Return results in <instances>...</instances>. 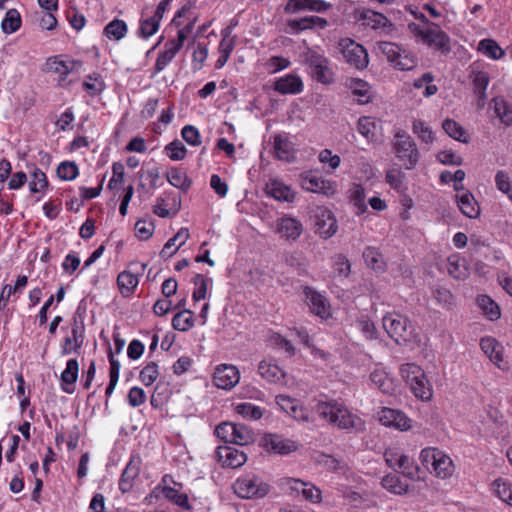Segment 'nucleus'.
Listing matches in <instances>:
<instances>
[{"instance_id": "f257e3e1", "label": "nucleus", "mask_w": 512, "mask_h": 512, "mask_svg": "<svg viewBox=\"0 0 512 512\" xmlns=\"http://www.w3.org/2000/svg\"><path fill=\"white\" fill-rule=\"evenodd\" d=\"M315 411L322 420L338 429L349 433L365 430V422L336 400L318 402Z\"/></svg>"}, {"instance_id": "f03ea898", "label": "nucleus", "mask_w": 512, "mask_h": 512, "mask_svg": "<svg viewBox=\"0 0 512 512\" xmlns=\"http://www.w3.org/2000/svg\"><path fill=\"white\" fill-rule=\"evenodd\" d=\"M383 328L398 345H404L414 338V329L408 317L392 312L383 317Z\"/></svg>"}, {"instance_id": "7ed1b4c3", "label": "nucleus", "mask_w": 512, "mask_h": 512, "mask_svg": "<svg viewBox=\"0 0 512 512\" xmlns=\"http://www.w3.org/2000/svg\"><path fill=\"white\" fill-rule=\"evenodd\" d=\"M400 372L415 397L424 401L431 399L432 388L420 366L407 363L401 366Z\"/></svg>"}, {"instance_id": "20e7f679", "label": "nucleus", "mask_w": 512, "mask_h": 512, "mask_svg": "<svg viewBox=\"0 0 512 512\" xmlns=\"http://www.w3.org/2000/svg\"><path fill=\"white\" fill-rule=\"evenodd\" d=\"M233 490L240 498L259 499L269 493L270 485L257 475L247 474L234 482Z\"/></svg>"}, {"instance_id": "39448f33", "label": "nucleus", "mask_w": 512, "mask_h": 512, "mask_svg": "<svg viewBox=\"0 0 512 512\" xmlns=\"http://www.w3.org/2000/svg\"><path fill=\"white\" fill-rule=\"evenodd\" d=\"M395 138L394 150L396 157L407 170L413 169L420 158L415 141L404 130L400 129L395 133Z\"/></svg>"}, {"instance_id": "423d86ee", "label": "nucleus", "mask_w": 512, "mask_h": 512, "mask_svg": "<svg viewBox=\"0 0 512 512\" xmlns=\"http://www.w3.org/2000/svg\"><path fill=\"white\" fill-rule=\"evenodd\" d=\"M377 49L397 69L410 70L415 66L414 57L396 43L380 41L377 43Z\"/></svg>"}, {"instance_id": "0eeeda50", "label": "nucleus", "mask_w": 512, "mask_h": 512, "mask_svg": "<svg viewBox=\"0 0 512 512\" xmlns=\"http://www.w3.org/2000/svg\"><path fill=\"white\" fill-rule=\"evenodd\" d=\"M338 45L347 63L357 69H364L367 67L369 63L368 53L362 45L356 43L350 38L341 39Z\"/></svg>"}, {"instance_id": "6e6552de", "label": "nucleus", "mask_w": 512, "mask_h": 512, "mask_svg": "<svg viewBox=\"0 0 512 512\" xmlns=\"http://www.w3.org/2000/svg\"><path fill=\"white\" fill-rule=\"evenodd\" d=\"M309 73L316 81L329 84L333 81V73L329 68L328 59L315 51H309L305 57Z\"/></svg>"}, {"instance_id": "1a4fd4ad", "label": "nucleus", "mask_w": 512, "mask_h": 512, "mask_svg": "<svg viewBox=\"0 0 512 512\" xmlns=\"http://www.w3.org/2000/svg\"><path fill=\"white\" fill-rule=\"evenodd\" d=\"M125 177V167L121 163H114L112 166V177L108 183V189L113 192L114 197L119 194L122 198L120 204V214L125 216L128 207V189L123 187Z\"/></svg>"}, {"instance_id": "9d476101", "label": "nucleus", "mask_w": 512, "mask_h": 512, "mask_svg": "<svg viewBox=\"0 0 512 512\" xmlns=\"http://www.w3.org/2000/svg\"><path fill=\"white\" fill-rule=\"evenodd\" d=\"M261 446L268 452L287 455L298 449V444L279 434L268 433L261 439Z\"/></svg>"}, {"instance_id": "9b49d317", "label": "nucleus", "mask_w": 512, "mask_h": 512, "mask_svg": "<svg viewBox=\"0 0 512 512\" xmlns=\"http://www.w3.org/2000/svg\"><path fill=\"white\" fill-rule=\"evenodd\" d=\"M418 35L424 43L440 50L442 53H448L451 50L449 36L438 25H433V27L425 30H419Z\"/></svg>"}, {"instance_id": "f8f14e48", "label": "nucleus", "mask_w": 512, "mask_h": 512, "mask_svg": "<svg viewBox=\"0 0 512 512\" xmlns=\"http://www.w3.org/2000/svg\"><path fill=\"white\" fill-rule=\"evenodd\" d=\"M186 39V33L184 30H179L177 38L166 42L164 50L158 54L155 63V71H162L175 57Z\"/></svg>"}, {"instance_id": "ddd939ff", "label": "nucleus", "mask_w": 512, "mask_h": 512, "mask_svg": "<svg viewBox=\"0 0 512 512\" xmlns=\"http://www.w3.org/2000/svg\"><path fill=\"white\" fill-rule=\"evenodd\" d=\"M314 227L315 233L325 239L332 237L338 229L334 214L326 208L317 209Z\"/></svg>"}, {"instance_id": "4468645a", "label": "nucleus", "mask_w": 512, "mask_h": 512, "mask_svg": "<svg viewBox=\"0 0 512 512\" xmlns=\"http://www.w3.org/2000/svg\"><path fill=\"white\" fill-rule=\"evenodd\" d=\"M84 331V323L74 317L71 323V335L64 339V343L61 347L62 355H69L72 352H79V349L82 347L84 342Z\"/></svg>"}, {"instance_id": "2eb2a0df", "label": "nucleus", "mask_w": 512, "mask_h": 512, "mask_svg": "<svg viewBox=\"0 0 512 512\" xmlns=\"http://www.w3.org/2000/svg\"><path fill=\"white\" fill-rule=\"evenodd\" d=\"M302 187L313 193H321L326 196L336 192L335 183L325 180L313 172H306L302 175Z\"/></svg>"}, {"instance_id": "dca6fc26", "label": "nucleus", "mask_w": 512, "mask_h": 512, "mask_svg": "<svg viewBox=\"0 0 512 512\" xmlns=\"http://www.w3.org/2000/svg\"><path fill=\"white\" fill-rule=\"evenodd\" d=\"M213 380L218 388L230 390L238 384L240 374L236 366L222 364L216 368Z\"/></svg>"}, {"instance_id": "f3484780", "label": "nucleus", "mask_w": 512, "mask_h": 512, "mask_svg": "<svg viewBox=\"0 0 512 512\" xmlns=\"http://www.w3.org/2000/svg\"><path fill=\"white\" fill-rule=\"evenodd\" d=\"M125 345V340L121 339L118 334H114V349L109 348L108 358L110 362V381L106 388V395L110 396L118 382L120 363L114 358V353H120Z\"/></svg>"}, {"instance_id": "a211bd4d", "label": "nucleus", "mask_w": 512, "mask_h": 512, "mask_svg": "<svg viewBox=\"0 0 512 512\" xmlns=\"http://www.w3.org/2000/svg\"><path fill=\"white\" fill-rule=\"evenodd\" d=\"M216 453L224 467L238 468L247 461L246 454L235 447L219 446Z\"/></svg>"}, {"instance_id": "6ab92c4d", "label": "nucleus", "mask_w": 512, "mask_h": 512, "mask_svg": "<svg viewBox=\"0 0 512 512\" xmlns=\"http://www.w3.org/2000/svg\"><path fill=\"white\" fill-rule=\"evenodd\" d=\"M331 7V3L324 0H288L284 11L286 13H295L300 10H310L321 13L329 10Z\"/></svg>"}, {"instance_id": "aec40b11", "label": "nucleus", "mask_w": 512, "mask_h": 512, "mask_svg": "<svg viewBox=\"0 0 512 512\" xmlns=\"http://www.w3.org/2000/svg\"><path fill=\"white\" fill-rule=\"evenodd\" d=\"M379 420L385 426L395 427L402 431L411 427L410 419L402 411L391 408H383Z\"/></svg>"}, {"instance_id": "412c9836", "label": "nucleus", "mask_w": 512, "mask_h": 512, "mask_svg": "<svg viewBox=\"0 0 512 512\" xmlns=\"http://www.w3.org/2000/svg\"><path fill=\"white\" fill-rule=\"evenodd\" d=\"M277 232L280 234L282 238H285L286 240L295 241L302 234L303 225L296 218L282 217L278 221Z\"/></svg>"}, {"instance_id": "4be33fe9", "label": "nucleus", "mask_w": 512, "mask_h": 512, "mask_svg": "<svg viewBox=\"0 0 512 512\" xmlns=\"http://www.w3.org/2000/svg\"><path fill=\"white\" fill-rule=\"evenodd\" d=\"M327 25L328 21L319 16H306L300 19H290L287 21L288 28H290L292 33L296 34L307 29H324Z\"/></svg>"}, {"instance_id": "5701e85b", "label": "nucleus", "mask_w": 512, "mask_h": 512, "mask_svg": "<svg viewBox=\"0 0 512 512\" xmlns=\"http://www.w3.org/2000/svg\"><path fill=\"white\" fill-rule=\"evenodd\" d=\"M304 291L311 311L321 318H327L330 311L325 297L311 287H306Z\"/></svg>"}, {"instance_id": "b1692460", "label": "nucleus", "mask_w": 512, "mask_h": 512, "mask_svg": "<svg viewBox=\"0 0 512 512\" xmlns=\"http://www.w3.org/2000/svg\"><path fill=\"white\" fill-rule=\"evenodd\" d=\"M79 372V364L76 359H69L66 364V368L61 373L60 381H61V389L68 393L72 394L75 391V383L78 378Z\"/></svg>"}, {"instance_id": "393cba45", "label": "nucleus", "mask_w": 512, "mask_h": 512, "mask_svg": "<svg viewBox=\"0 0 512 512\" xmlns=\"http://www.w3.org/2000/svg\"><path fill=\"white\" fill-rule=\"evenodd\" d=\"M158 179L159 173L156 169L147 171L141 170L138 173L137 191L142 198H147L150 196L156 187Z\"/></svg>"}, {"instance_id": "a878e982", "label": "nucleus", "mask_w": 512, "mask_h": 512, "mask_svg": "<svg viewBox=\"0 0 512 512\" xmlns=\"http://www.w3.org/2000/svg\"><path fill=\"white\" fill-rule=\"evenodd\" d=\"M274 89L280 94H297L303 89V83L300 77L288 74L279 78L274 85Z\"/></svg>"}, {"instance_id": "bb28decb", "label": "nucleus", "mask_w": 512, "mask_h": 512, "mask_svg": "<svg viewBox=\"0 0 512 512\" xmlns=\"http://www.w3.org/2000/svg\"><path fill=\"white\" fill-rule=\"evenodd\" d=\"M456 202L460 211L469 218H477L480 215V207L471 192H465L461 196L456 195Z\"/></svg>"}, {"instance_id": "cd10ccee", "label": "nucleus", "mask_w": 512, "mask_h": 512, "mask_svg": "<svg viewBox=\"0 0 512 512\" xmlns=\"http://www.w3.org/2000/svg\"><path fill=\"white\" fill-rule=\"evenodd\" d=\"M190 234L187 228H181L173 237H171L164 245L160 252L162 258L172 257L179 248L188 240Z\"/></svg>"}, {"instance_id": "c85d7f7f", "label": "nucleus", "mask_w": 512, "mask_h": 512, "mask_svg": "<svg viewBox=\"0 0 512 512\" xmlns=\"http://www.w3.org/2000/svg\"><path fill=\"white\" fill-rule=\"evenodd\" d=\"M473 84V91L478 97V102L482 106L486 101V89L490 81L489 74L485 71L473 70L470 74Z\"/></svg>"}, {"instance_id": "c756f323", "label": "nucleus", "mask_w": 512, "mask_h": 512, "mask_svg": "<svg viewBox=\"0 0 512 512\" xmlns=\"http://www.w3.org/2000/svg\"><path fill=\"white\" fill-rule=\"evenodd\" d=\"M258 372L262 378L273 383H278L285 377V372L272 360H262Z\"/></svg>"}, {"instance_id": "7c9ffc66", "label": "nucleus", "mask_w": 512, "mask_h": 512, "mask_svg": "<svg viewBox=\"0 0 512 512\" xmlns=\"http://www.w3.org/2000/svg\"><path fill=\"white\" fill-rule=\"evenodd\" d=\"M274 150L276 157L280 160L289 162L294 158L293 144L286 134H276L274 136Z\"/></svg>"}, {"instance_id": "2f4dec72", "label": "nucleus", "mask_w": 512, "mask_h": 512, "mask_svg": "<svg viewBox=\"0 0 512 512\" xmlns=\"http://www.w3.org/2000/svg\"><path fill=\"white\" fill-rule=\"evenodd\" d=\"M480 347L495 365L502 368L501 362H503V355L501 352V346L494 338H482L480 341Z\"/></svg>"}, {"instance_id": "473e14b6", "label": "nucleus", "mask_w": 512, "mask_h": 512, "mask_svg": "<svg viewBox=\"0 0 512 512\" xmlns=\"http://www.w3.org/2000/svg\"><path fill=\"white\" fill-rule=\"evenodd\" d=\"M364 24L373 29H383L389 33L393 30V24L386 16L375 11H367L363 14Z\"/></svg>"}, {"instance_id": "72a5a7b5", "label": "nucleus", "mask_w": 512, "mask_h": 512, "mask_svg": "<svg viewBox=\"0 0 512 512\" xmlns=\"http://www.w3.org/2000/svg\"><path fill=\"white\" fill-rule=\"evenodd\" d=\"M173 329L180 332H187L194 326V313L190 309L179 310L172 318Z\"/></svg>"}, {"instance_id": "f704fd0d", "label": "nucleus", "mask_w": 512, "mask_h": 512, "mask_svg": "<svg viewBox=\"0 0 512 512\" xmlns=\"http://www.w3.org/2000/svg\"><path fill=\"white\" fill-rule=\"evenodd\" d=\"M363 258L366 265L378 272H383L386 264L382 254L375 247H366L363 251Z\"/></svg>"}, {"instance_id": "c9c22d12", "label": "nucleus", "mask_w": 512, "mask_h": 512, "mask_svg": "<svg viewBox=\"0 0 512 512\" xmlns=\"http://www.w3.org/2000/svg\"><path fill=\"white\" fill-rule=\"evenodd\" d=\"M442 128L449 135V137L460 141L462 143H468L470 138L467 131L458 122L453 119L447 118L442 123Z\"/></svg>"}, {"instance_id": "e433bc0d", "label": "nucleus", "mask_w": 512, "mask_h": 512, "mask_svg": "<svg viewBox=\"0 0 512 512\" xmlns=\"http://www.w3.org/2000/svg\"><path fill=\"white\" fill-rule=\"evenodd\" d=\"M371 382L383 393L392 394L394 391V384L392 379L383 370H374L370 374Z\"/></svg>"}, {"instance_id": "4c0bfd02", "label": "nucleus", "mask_w": 512, "mask_h": 512, "mask_svg": "<svg viewBox=\"0 0 512 512\" xmlns=\"http://www.w3.org/2000/svg\"><path fill=\"white\" fill-rule=\"evenodd\" d=\"M168 182L176 188H180L183 192L188 191V189L192 185V180L187 176V174L177 168H172L167 173Z\"/></svg>"}, {"instance_id": "58836bf2", "label": "nucleus", "mask_w": 512, "mask_h": 512, "mask_svg": "<svg viewBox=\"0 0 512 512\" xmlns=\"http://www.w3.org/2000/svg\"><path fill=\"white\" fill-rule=\"evenodd\" d=\"M268 193L279 201L290 202L294 199V194L290 187L277 180L270 183L268 186Z\"/></svg>"}, {"instance_id": "ea45409f", "label": "nucleus", "mask_w": 512, "mask_h": 512, "mask_svg": "<svg viewBox=\"0 0 512 512\" xmlns=\"http://www.w3.org/2000/svg\"><path fill=\"white\" fill-rule=\"evenodd\" d=\"M433 470L436 475L442 479L451 476L453 473L452 460L448 455L440 451L435 463L433 464Z\"/></svg>"}, {"instance_id": "a19ab883", "label": "nucleus", "mask_w": 512, "mask_h": 512, "mask_svg": "<svg viewBox=\"0 0 512 512\" xmlns=\"http://www.w3.org/2000/svg\"><path fill=\"white\" fill-rule=\"evenodd\" d=\"M22 24L20 13L16 9H9L1 23L2 31L5 34L16 32Z\"/></svg>"}, {"instance_id": "79ce46f5", "label": "nucleus", "mask_w": 512, "mask_h": 512, "mask_svg": "<svg viewBox=\"0 0 512 512\" xmlns=\"http://www.w3.org/2000/svg\"><path fill=\"white\" fill-rule=\"evenodd\" d=\"M155 224L152 217L139 219L134 225L135 236L142 241L148 240L154 233Z\"/></svg>"}, {"instance_id": "37998d69", "label": "nucleus", "mask_w": 512, "mask_h": 512, "mask_svg": "<svg viewBox=\"0 0 512 512\" xmlns=\"http://www.w3.org/2000/svg\"><path fill=\"white\" fill-rule=\"evenodd\" d=\"M127 32V25L123 20L114 19L104 28V35L114 41L122 39Z\"/></svg>"}, {"instance_id": "c03bdc74", "label": "nucleus", "mask_w": 512, "mask_h": 512, "mask_svg": "<svg viewBox=\"0 0 512 512\" xmlns=\"http://www.w3.org/2000/svg\"><path fill=\"white\" fill-rule=\"evenodd\" d=\"M478 306L490 320H497L501 316L500 308L489 296L481 295L477 298Z\"/></svg>"}, {"instance_id": "a18cd8bd", "label": "nucleus", "mask_w": 512, "mask_h": 512, "mask_svg": "<svg viewBox=\"0 0 512 512\" xmlns=\"http://www.w3.org/2000/svg\"><path fill=\"white\" fill-rule=\"evenodd\" d=\"M478 50L487 57L497 60L504 56L503 49L497 44L495 40L483 39L479 42Z\"/></svg>"}, {"instance_id": "49530a36", "label": "nucleus", "mask_w": 512, "mask_h": 512, "mask_svg": "<svg viewBox=\"0 0 512 512\" xmlns=\"http://www.w3.org/2000/svg\"><path fill=\"white\" fill-rule=\"evenodd\" d=\"M381 484L386 490L394 494H403L408 490V485L403 483L396 474H387L382 478Z\"/></svg>"}, {"instance_id": "de8ad7c7", "label": "nucleus", "mask_w": 512, "mask_h": 512, "mask_svg": "<svg viewBox=\"0 0 512 512\" xmlns=\"http://www.w3.org/2000/svg\"><path fill=\"white\" fill-rule=\"evenodd\" d=\"M493 491L503 502L512 506V484L508 481L498 478L493 482Z\"/></svg>"}, {"instance_id": "09e8293b", "label": "nucleus", "mask_w": 512, "mask_h": 512, "mask_svg": "<svg viewBox=\"0 0 512 512\" xmlns=\"http://www.w3.org/2000/svg\"><path fill=\"white\" fill-rule=\"evenodd\" d=\"M352 93L359 97L360 104H366L371 101L370 86L362 79H353L351 81Z\"/></svg>"}, {"instance_id": "8fccbe9b", "label": "nucleus", "mask_w": 512, "mask_h": 512, "mask_svg": "<svg viewBox=\"0 0 512 512\" xmlns=\"http://www.w3.org/2000/svg\"><path fill=\"white\" fill-rule=\"evenodd\" d=\"M494 111L500 121L506 126L512 124V107L503 99L494 98Z\"/></svg>"}, {"instance_id": "3c124183", "label": "nucleus", "mask_w": 512, "mask_h": 512, "mask_svg": "<svg viewBox=\"0 0 512 512\" xmlns=\"http://www.w3.org/2000/svg\"><path fill=\"white\" fill-rule=\"evenodd\" d=\"M32 179L29 182L31 193L43 192L49 185L46 174L39 168L35 167L31 174Z\"/></svg>"}, {"instance_id": "603ef678", "label": "nucleus", "mask_w": 512, "mask_h": 512, "mask_svg": "<svg viewBox=\"0 0 512 512\" xmlns=\"http://www.w3.org/2000/svg\"><path fill=\"white\" fill-rule=\"evenodd\" d=\"M235 411L245 419L258 420L263 416V410L252 403L243 402L235 407Z\"/></svg>"}, {"instance_id": "864d4df0", "label": "nucleus", "mask_w": 512, "mask_h": 512, "mask_svg": "<svg viewBox=\"0 0 512 512\" xmlns=\"http://www.w3.org/2000/svg\"><path fill=\"white\" fill-rule=\"evenodd\" d=\"M162 493L166 499L175 503L176 505L186 510L191 509V506L188 501V496L186 494L180 493L178 490L168 486H165L162 489Z\"/></svg>"}, {"instance_id": "5fc2aeb1", "label": "nucleus", "mask_w": 512, "mask_h": 512, "mask_svg": "<svg viewBox=\"0 0 512 512\" xmlns=\"http://www.w3.org/2000/svg\"><path fill=\"white\" fill-rule=\"evenodd\" d=\"M397 469L403 474V476L411 480L421 479V470L419 466L416 463H414V461L410 459L407 455L405 456V458L402 459V462L400 463Z\"/></svg>"}, {"instance_id": "6e6d98bb", "label": "nucleus", "mask_w": 512, "mask_h": 512, "mask_svg": "<svg viewBox=\"0 0 512 512\" xmlns=\"http://www.w3.org/2000/svg\"><path fill=\"white\" fill-rule=\"evenodd\" d=\"M447 271L450 276L455 279H463L466 277V267L457 255H452L447 259Z\"/></svg>"}, {"instance_id": "4d7b16f0", "label": "nucleus", "mask_w": 512, "mask_h": 512, "mask_svg": "<svg viewBox=\"0 0 512 512\" xmlns=\"http://www.w3.org/2000/svg\"><path fill=\"white\" fill-rule=\"evenodd\" d=\"M48 71L59 74L60 79L63 80L70 72L69 64L60 60L58 56L51 57L46 62Z\"/></svg>"}, {"instance_id": "13d9d810", "label": "nucleus", "mask_w": 512, "mask_h": 512, "mask_svg": "<svg viewBox=\"0 0 512 512\" xmlns=\"http://www.w3.org/2000/svg\"><path fill=\"white\" fill-rule=\"evenodd\" d=\"M233 438H235V440H233L232 443L244 446L254 441V434L245 425L235 424Z\"/></svg>"}, {"instance_id": "bf43d9fd", "label": "nucleus", "mask_w": 512, "mask_h": 512, "mask_svg": "<svg viewBox=\"0 0 512 512\" xmlns=\"http://www.w3.org/2000/svg\"><path fill=\"white\" fill-rule=\"evenodd\" d=\"M173 202H174L173 210L167 209L166 208L167 204L165 203V200L163 198H158L157 203L154 206L153 212L161 218H167V217L174 216L177 214V212L180 209V198L177 200L174 197Z\"/></svg>"}, {"instance_id": "052dcab7", "label": "nucleus", "mask_w": 512, "mask_h": 512, "mask_svg": "<svg viewBox=\"0 0 512 512\" xmlns=\"http://www.w3.org/2000/svg\"><path fill=\"white\" fill-rule=\"evenodd\" d=\"M57 176L66 181L73 180L77 177L79 171L78 166L75 162L72 161H64L60 163L57 167Z\"/></svg>"}, {"instance_id": "680f3d73", "label": "nucleus", "mask_w": 512, "mask_h": 512, "mask_svg": "<svg viewBox=\"0 0 512 512\" xmlns=\"http://www.w3.org/2000/svg\"><path fill=\"white\" fill-rule=\"evenodd\" d=\"M434 80V75L430 72L424 73L420 78L414 81V87L417 89L422 88L426 85L423 95L425 97H430L437 93L438 88L436 85L431 84Z\"/></svg>"}, {"instance_id": "e2e57ef3", "label": "nucleus", "mask_w": 512, "mask_h": 512, "mask_svg": "<svg viewBox=\"0 0 512 512\" xmlns=\"http://www.w3.org/2000/svg\"><path fill=\"white\" fill-rule=\"evenodd\" d=\"M413 133L416 134L421 141L425 143H432L434 141V134L432 129L427 126L422 120H415L412 127Z\"/></svg>"}, {"instance_id": "0e129e2a", "label": "nucleus", "mask_w": 512, "mask_h": 512, "mask_svg": "<svg viewBox=\"0 0 512 512\" xmlns=\"http://www.w3.org/2000/svg\"><path fill=\"white\" fill-rule=\"evenodd\" d=\"M84 90L91 96L98 95L104 88V83L99 76L88 75L83 82Z\"/></svg>"}, {"instance_id": "69168bd1", "label": "nucleus", "mask_w": 512, "mask_h": 512, "mask_svg": "<svg viewBox=\"0 0 512 512\" xmlns=\"http://www.w3.org/2000/svg\"><path fill=\"white\" fill-rule=\"evenodd\" d=\"M375 128L376 125L372 118L367 116H362L359 118L357 123V129L359 133L363 135L366 139L372 140L374 138Z\"/></svg>"}, {"instance_id": "338daca9", "label": "nucleus", "mask_w": 512, "mask_h": 512, "mask_svg": "<svg viewBox=\"0 0 512 512\" xmlns=\"http://www.w3.org/2000/svg\"><path fill=\"white\" fill-rule=\"evenodd\" d=\"M165 150L167 151V155L173 161H179L185 158L187 149L186 147L178 140H175L169 143Z\"/></svg>"}, {"instance_id": "774afa93", "label": "nucleus", "mask_w": 512, "mask_h": 512, "mask_svg": "<svg viewBox=\"0 0 512 512\" xmlns=\"http://www.w3.org/2000/svg\"><path fill=\"white\" fill-rule=\"evenodd\" d=\"M158 376V366L155 362L148 363L140 372V380L146 386L154 383Z\"/></svg>"}]
</instances>
